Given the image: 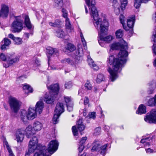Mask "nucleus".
Listing matches in <instances>:
<instances>
[{
	"instance_id": "nucleus-1",
	"label": "nucleus",
	"mask_w": 156,
	"mask_h": 156,
	"mask_svg": "<svg viewBox=\"0 0 156 156\" xmlns=\"http://www.w3.org/2000/svg\"><path fill=\"white\" fill-rule=\"evenodd\" d=\"M111 49L112 50L120 49V51L118 55V57L115 58L113 55H110L108 58V64L112 65V67H109L108 71L110 76V79L112 81H114L118 77V73L121 69L123 65L126 63L128 53L127 44L124 42L123 44L119 43H114L112 44Z\"/></svg>"
},
{
	"instance_id": "nucleus-2",
	"label": "nucleus",
	"mask_w": 156,
	"mask_h": 156,
	"mask_svg": "<svg viewBox=\"0 0 156 156\" xmlns=\"http://www.w3.org/2000/svg\"><path fill=\"white\" fill-rule=\"evenodd\" d=\"M90 9V13L93 18V22L96 29L99 31L98 32V41L100 45L102 47H104L105 42L103 39L102 34L107 31V27L108 23L107 20L103 19V20L99 16L98 11L95 6L96 1L95 0H84Z\"/></svg>"
},
{
	"instance_id": "nucleus-3",
	"label": "nucleus",
	"mask_w": 156,
	"mask_h": 156,
	"mask_svg": "<svg viewBox=\"0 0 156 156\" xmlns=\"http://www.w3.org/2000/svg\"><path fill=\"white\" fill-rule=\"evenodd\" d=\"M30 151L33 152L34 150L36 149L37 151L36 152L34 156H50L51 154L55 152L58 148V143L56 140L51 141L48 144V152L50 154L47 152V149L44 147L40 148L39 150L37 147L38 143L37 138L35 136H30Z\"/></svg>"
},
{
	"instance_id": "nucleus-4",
	"label": "nucleus",
	"mask_w": 156,
	"mask_h": 156,
	"mask_svg": "<svg viewBox=\"0 0 156 156\" xmlns=\"http://www.w3.org/2000/svg\"><path fill=\"white\" fill-rule=\"evenodd\" d=\"M23 18L24 19V27L29 29V18L28 15H24L23 17L19 16L16 17L15 20L12 24V31L14 33L20 32L23 28Z\"/></svg>"
},
{
	"instance_id": "nucleus-5",
	"label": "nucleus",
	"mask_w": 156,
	"mask_h": 156,
	"mask_svg": "<svg viewBox=\"0 0 156 156\" xmlns=\"http://www.w3.org/2000/svg\"><path fill=\"white\" fill-rule=\"evenodd\" d=\"M47 87L50 90L48 95L46 94L44 97V101L48 104L52 103L55 100L58 93L59 87L58 84L56 83L50 86L47 85Z\"/></svg>"
},
{
	"instance_id": "nucleus-6",
	"label": "nucleus",
	"mask_w": 156,
	"mask_h": 156,
	"mask_svg": "<svg viewBox=\"0 0 156 156\" xmlns=\"http://www.w3.org/2000/svg\"><path fill=\"white\" fill-rule=\"evenodd\" d=\"M0 58L2 61H6L7 64H3V66L5 68L9 66V64H12L18 61V58L17 56H14L13 55L8 54L5 55L1 53L0 55Z\"/></svg>"
},
{
	"instance_id": "nucleus-7",
	"label": "nucleus",
	"mask_w": 156,
	"mask_h": 156,
	"mask_svg": "<svg viewBox=\"0 0 156 156\" xmlns=\"http://www.w3.org/2000/svg\"><path fill=\"white\" fill-rule=\"evenodd\" d=\"M44 105L42 101H39L37 102L36 105L35 110L32 109L30 108V120H33L36 118V113L41 114L43 110Z\"/></svg>"
},
{
	"instance_id": "nucleus-8",
	"label": "nucleus",
	"mask_w": 156,
	"mask_h": 156,
	"mask_svg": "<svg viewBox=\"0 0 156 156\" xmlns=\"http://www.w3.org/2000/svg\"><path fill=\"white\" fill-rule=\"evenodd\" d=\"M9 102L10 108L14 112H17L20 109L21 102L15 98L10 97Z\"/></svg>"
},
{
	"instance_id": "nucleus-9",
	"label": "nucleus",
	"mask_w": 156,
	"mask_h": 156,
	"mask_svg": "<svg viewBox=\"0 0 156 156\" xmlns=\"http://www.w3.org/2000/svg\"><path fill=\"white\" fill-rule=\"evenodd\" d=\"M63 17L65 18V26L67 31L69 32L73 31V28L70 23L69 19L67 17V13L66 9H62V10Z\"/></svg>"
},
{
	"instance_id": "nucleus-10",
	"label": "nucleus",
	"mask_w": 156,
	"mask_h": 156,
	"mask_svg": "<svg viewBox=\"0 0 156 156\" xmlns=\"http://www.w3.org/2000/svg\"><path fill=\"white\" fill-rule=\"evenodd\" d=\"M145 121L148 123L156 124V110L152 109L144 118Z\"/></svg>"
},
{
	"instance_id": "nucleus-11",
	"label": "nucleus",
	"mask_w": 156,
	"mask_h": 156,
	"mask_svg": "<svg viewBox=\"0 0 156 156\" xmlns=\"http://www.w3.org/2000/svg\"><path fill=\"white\" fill-rule=\"evenodd\" d=\"M42 127L43 125L40 122L37 121H35L31 126L30 135L35 134L36 132L41 130Z\"/></svg>"
},
{
	"instance_id": "nucleus-12",
	"label": "nucleus",
	"mask_w": 156,
	"mask_h": 156,
	"mask_svg": "<svg viewBox=\"0 0 156 156\" xmlns=\"http://www.w3.org/2000/svg\"><path fill=\"white\" fill-rule=\"evenodd\" d=\"M20 118L21 120L25 124L28 123L29 118V108L27 110L22 109L21 111Z\"/></svg>"
},
{
	"instance_id": "nucleus-13",
	"label": "nucleus",
	"mask_w": 156,
	"mask_h": 156,
	"mask_svg": "<svg viewBox=\"0 0 156 156\" xmlns=\"http://www.w3.org/2000/svg\"><path fill=\"white\" fill-rule=\"evenodd\" d=\"M9 7L5 4H3L1 5L0 10V14L3 17H6L8 15Z\"/></svg>"
},
{
	"instance_id": "nucleus-14",
	"label": "nucleus",
	"mask_w": 156,
	"mask_h": 156,
	"mask_svg": "<svg viewBox=\"0 0 156 156\" xmlns=\"http://www.w3.org/2000/svg\"><path fill=\"white\" fill-rule=\"evenodd\" d=\"M64 106L63 104L62 103H57L55 110V113L59 114V115L64 112Z\"/></svg>"
},
{
	"instance_id": "nucleus-15",
	"label": "nucleus",
	"mask_w": 156,
	"mask_h": 156,
	"mask_svg": "<svg viewBox=\"0 0 156 156\" xmlns=\"http://www.w3.org/2000/svg\"><path fill=\"white\" fill-rule=\"evenodd\" d=\"M135 17L134 16H132V17H129L128 19L127 22V28L129 30L130 28L131 30H133V27L134 24L135 22Z\"/></svg>"
},
{
	"instance_id": "nucleus-16",
	"label": "nucleus",
	"mask_w": 156,
	"mask_h": 156,
	"mask_svg": "<svg viewBox=\"0 0 156 156\" xmlns=\"http://www.w3.org/2000/svg\"><path fill=\"white\" fill-rule=\"evenodd\" d=\"M16 139L18 142H22L24 137V135L20 130H18L16 132Z\"/></svg>"
},
{
	"instance_id": "nucleus-17",
	"label": "nucleus",
	"mask_w": 156,
	"mask_h": 156,
	"mask_svg": "<svg viewBox=\"0 0 156 156\" xmlns=\"http://www.w3.org/2000/svg\"><path fill=\"white\" fill-rule=\"evenodd\" d=\"M146 107L144 105L141 104L139 105L136 113L140 115L145 114L146 112Z\"/></svg>"
},
{
	"instance_id": "nucleus-18",
	"label": "nucleus",
	"mask_w": 156,
	"mask_h": 156,
	"mask_svg": "<svg viewBox=\"0 0 156 156\" xmlns=\"http://www.w3.org/2000/svg\"><path fill=\"white\" fill-rule=\"evenodd\" d=\"M146 104L147 105L151 107L156 105V94L154 97L149 99L147 101Z\"/></svg>"
},
{
	"instance_id": "nucleus-19",
	"label": "nucleus",
	"mask_w": 156,
	"mask_h": 156,
	"mask_svg": "<svg viewBox=\"0 0 156 156\" xmlns=\"http://www.w3.org/2000/svg\"><path fill=\"white\" fill-rule=\"evenodd\" d=\"M75 56L73 57L74 58L79 60H80V58L83 55V51L82 48H79L76 51Z\"/></svg>"
},
{
	"instance_id": "nucleus-20",
	"label": "nucleus",
	"mask_w": 156,
	"mask_h": 156,
	"mask_svg": "<svg viewBox=\"0 0 156 156\" xmlns=\"http://www.w3.org/2000/svg\"><path fill=\"white\" fill-rule=\"evenodd\" d=\"M87 61L89 65L91 67H94V69L95 70H97L98 68L97 66L96 65L92 59L90 58L89 56L87 57Z\"/></svg>"
},
{
	"instance_id": "nucleus-21",
	"label": "nucleus",
	"mask_w": 156,
	"mask_h": 156,
	"mask_svg": "<svg viewBox=\"0 0 156 156\" xmlns=\"http://www.w3.org/2000/svg\"><path fill=\"white\" fill-rule=\"evenodd\" d=\"M3 143L4 147H6L9 153V156H15L7 141H6V140H5Z\"/></svg>"
},
{
	"instance_id": "nucleus-22",
	"label": "nucleus",
	"mask_w": 156,
	"mask_h": 156,
	"mask_svg": "<svg viewBox=\"0 0 156 156\" xmlns=\"http://www.w3.org/2000/svg\"><path fill=\"white\" fill-rule=\"evenodd\" d=\"M93 147L92 150L98 151L100 147V143L99 141L95 140L92 144Z\"/></svg>"
},
{
	"instance_id": "nucleus-23",
	"label": "nucleus",
	"mask_w": 156,
	"mask_h": 156,
	"mask_svg": "<svg viewBox=\"0 0 156 156\" xmlns=\"http://www.w3.org/2000/svg\"><path fill=\"white\" fill-rule=\"evenodd\" d=\"M48 52L51 55H53L54 56H57L58 55V52L57 50L55 48H53L51 47L49 48L48 49Z\"/></svg>"
},
{
	"instance_id": "nucleus-24",
	"label": "nucleus",
	"mask_w": 156,
	"mask_h": 156,
	"mask_svg": "<svg viewBox=\"0 0 156 156\" xmlns=\"http://www.w3.org/2000/svg\"><path fill=\"white\" fill-rule=\"evenodd\" d=\"M107 31H105L104 33H103L102 34V37L103 39L104 40L105 42V43H109L112 40L113 37L111 35H109L105 37H104L103 35L104 34H106V33Z\"/></svg>"
},
{
	"instance_id": "nucleus-25",
	"label": "nucleus",
	"mask_w": 156,
	"mask_h": 156,
	"mask_svg": "<svg viewBox=\"0 0 156 156\" xmlns=\"http://www.w3.org/2000/svg\"><path fill=\"white\" fill-rule=\"evenodd\" d=\"M62 23L61 20H56L54 23L50 22L49 23V25L54 27H58L60 26Z\"/></svg>"
},
{
	"instance_id": "nucleus-26",
	"label": "nucleus",
	"mask_w": 156,
	"mask_h": 156,
	"mask_svg": "<svg viewBox=\"0 0 156 156\" xmlns=\"http://www.w3.org/2000/svg\"><path fill=\"white\" fill-rule=\"evenodd\" d=\"M61 62L73 66L75 64V62L73 60L69 58H66L61 61Z\"/></svg>"
},
{
	"instance_id": "nucleus-27",
	"label": "nucleus",
	"mask_w": 156,
	"mask_h": 156,
	"mask_svg": "<svg viewBox=\"0 0 156 156\" xmlns=\"http://www.w3.org/2000/svg\"><path fill=\"white\" fill-rule=\"evenodd\" d=\"M119 19L120 23L122 25L126 31H128L129 29L127 28V27H125L124 26V25L125 24V21L126 20V18L123 15H121L119 16Z\"/></svg>"
},
{
	"instance_id": "nucleus-28",
	"label": "nucleus",
	"mask_w": 156,
	"mask_h": 156,
	"mask_svg": "<svg viewBox=\"0 0 156 156\" xmlns=\"http://www.w3.org/2000/svg\"><path fill=\"white\" fill-rule=\"evenodd\" d=\"M120 2L121 3L120 7L122 11L124 10L126 7L127 5L128 1L127 0H120Z\"/></svg>"
},
{
	"instance_id": "nucleus-29",
	"label": "nucleus",
	"mask_w": 156,
	"mask_h": 156,
	"mask_svg": "<svg viewBox=\"0 0 156 156\" xmlns=\"http://www.w3.org/2000/svg\"><path fill=\"white\" fill-rule=\"evenodd\" d=\"M55 5L58 8L62 7L63 4V0H54Z\"/></svg>"
},
{
	"instance_id": "nucleus-30",
	"label": "nucleus",
	"mask_w": 156,
	"mask_h": 156,
	"mask_svg": "<svg viewBox=\"0 0 156 156\" xmlns=\"http://www.w3.org/2000/svg\"><path fill=\"white\" fill-rule=\"evenodd\" d=\"M105 79L104 75L102 74H99L97 76L96 79V81L97 83H100L104 81Z\"/></svg>"
},
{
	"instance_id": "nucleus-31",
	"label": "nucleus",
	"mask_w": 156,
	"mask_h": 156,
	"mask_svg": "<svg viewBox=\"0 0 156 156\" xmlns=\"http://www.w3.org/2000/svg\"><path fill=\"white\" fill-rule=\"evenodd\" d=\"M65 48L66 49L71 52L73 51L76 49V48L74 45L71 43L68 44Z\"/></svg>"
},
{
	"instance_id": "nucleus-32",
	"label": "nucleus",
	"mask_w": 156,
	"mask_h": 156,
	"mask_svg": "<svg viewBox=\"0 0 156 156\" xmlns=\"http://www.w3.org/2000/svg\"><path fill=\"white\" fill-rule=\"evenodd\" d=\"M115 34L117 38H121L123 34V31L122 29H119L116 31Z\"/></svg>"
},
{
	"instance_id": "nucleus-33",
	"label": "nucleus",
	"mask_w": 156,
	"mask_h": 156,
	"mask_svg": "<svg viewBox=\"0 0 156 156\" xmlns=\"http://www.w3.org/2000/svg\"><path fill=\"white\" fill-rule=\"evenodd\" d=\"M57 36L61 38H63L65 36L64 31L61 29H59L56 32Z\"/></svg>"
},
{
	"instance_id": "nucleus-34",
	"label": "nucleus",
	"mask_w": 156,
	"mask_h": 156,
	"mask_svg": "<svg viewBox=\"0 0 156 156\" xmlns=\"http://www.w3.org/2000/svg\"><path fill=\"white\" fill-rule=\"evenodd\" d=\"M14 44L17 45L21 44L22 43V39L19 37H16L14 38Z\"/></svg>"
},
{
	"instance_id": "nucleus-35",
	"label": "nucleus",
	"mask_w": 156,
	"mask_h": 156,
	"mask_svg": "<svg viewBox=\"0 0 156 156\" xmlns=\"http://www.w3.org/2000/svg\"><path fill=\"white\" fill-rule=\"evenodd\" d=\"M60 115L59 114H57L55 113L54 116L53 118V122L54 124H56L58 122V119Z\"/></svg>"
},
{
	"instance_id": "nucleus-36",
	"label": "nucleus",
	"mask_w": 156,
	"mask_h": 156,
	"mask_svg": "<svg viewBox=\"0 0 156 156\" xmlns=\"http://www.w3.org/2000/svg\"><path fill=\"white\" fill-rule=\"evenodd\" d=\"M134 6L136 8H138L141 5L142 0H134Z\"/></svg>"
},
{
	"instance_id": "nucleus-37",
	"label": "nucleus",
	"mask_w": 156,
	"mask_h": 156,
	"mask_svg": "<svg viewBox=\"0 0 156 156\" xmlns=\"http://www.w3.org/2000/svg\"><path fill=\"white\" fill-rule=\"evenodd\" d=\"M95 113L94 112H92L89 113L88 115L86 117V118L89 119H95Z\"/></svg>"
},
{
	"instance_id": "nucleus-38",
	"label": "nucleus",
	"mask_w": 156,
	"mask_h": 156,
	"mask_svg": "<svg viewBox=\"0 0 156 156\" xmlns=\"http://www.w3.org/2000/svg\"><path fill=\"white\" fill-rule=\"evenodd\" d=\"M84 86L85 87L87 90H91L92 89L91 85L89 81H87V82L85 84Z\"/></svg>"
},
{
	"instance_id": "nucleus-39",
	"label": "nucleus",
	"mask_w": 156,
	"mask_h": 156,
	"mask_svg": "<svg viewBox=\"0 0 156 156\" xmlns=\"http://www.w3.org/2000/svg\"><path fill=\"white\" fill-rule=\"evenodd\" d=\"M80 36L81 38V41L84 47H85L86 45V42L84 37L83 34L81 32H80Z\"/></svg>"
},
{
	"instance_id": "nucleus-40",
	"label": "nucleus",
	"mask_w": 156,
	"mask_h": 156,
	"mask_svg": "<svg viewBox=\"0 0 156 156\" xmlns=\"http://www.w3.org/2000/svg\"><path fill=\"white\" fill-rule=\"evenodd\" d=\"M65 102L66 103V105L68 104L70 105L73 104L72 102L71 99L69 97L67 96H65L64 97Z\"/></svg>"
},
{
	"instance_id": "nucleus-41",
	"label": "nucleus",
	"mask_w": 156,
	"mask_h": 156,
	"mask_svg": "<svg viewBox=\"0 0 156 156\" xmlns=\"http://www.w3.org/2000/svg\"><path fill=\"white\" fill-rule=\"evenodd\" d=\"M29 86L28 84L25 83L23 85V89L25 91V93L26 92V91H27V95H28V93L29 92Z\"/></svg>"
},
{
	"instance_id": "nucleus-42",
	"label": "nucleus",
	"mask_w": 156,
	"mask_h": 156,
	"mask_svg": "<svg viewBox=\"0 0 156 156\" xmlns=\"http://www.w3.org/2000/svg\"><path fill=\"white\" fill-rule=\"evenodd\" d=\"M101 131V128L100 127H97L95 129L94 134L95 136L98 135L100 134Z\"/></svg>"
},
{
	"instance_id": "nucleus-43",
	"label": "nucleus",
	"mask_w": 156,
	"mask_h": 156,
	"mask_svg": "<svg viewBox=\"0 0 156 156\" xmlns=\"http://www.w3.org/2000/svg\"><path fill=\"white\" fill-rule=\"evenodd\" d=\"M72 86V83L71 81L66 82L65 84V87L66 89H69Z\"/></svg>"
},
{
	"instance_id": "nucleus-44",
	"label": "nucleus",
	"mask_w": 156,
	"mask_h": 156,
	"mask_svg": "<svg viewBox=\"0 0 156 156\" xmlns=\"http://www.w3.org/2000/svg\"><path fill=\"white\" fill-rule=\"evenodd\" d=\"M4 44L5 45L8 46L11 43V41L8 39L5 38L3 40Z\"/></svg>"
},
{
	"instance_id": "nucleus-45",
	"label": "nucleus",
	"mask_w": 156,
	"mask_h": 156,
	"mask_svg": "<svg viewBox=\"0 0 156 156\" xmlns=\"http://www.w3.org/2000/svg\"><path fill=\"white\" fill-rule=\"evenodd\" d=\"M87 138L86 136L82 137L81 139L80 142H79V144L81 145H84V144L85 143V141L87 140Z\"/></svg>"
},
{
	"instance_id": "nucleus-46",
	"label": "nucleus",
	"mask_w": 156,
	"mask_h": 156,
	"mask_svg": "<svg viewBox=\"0 0 156 156\" xmlns=\"http://www.w3.org/2000/svg\"><path fill=\"white\" fill-rule=\"evenodd\" d=\"M49 69H51L52 70H55L58 69H61V68L58 67V66H56L54 65L49 66L48 67Z\"/></svg>"
},
{
	"instance_id": "nucleus-47",
	"label": "nucleus",
	"mask_w": 156,
	"mask_h": 156,
	"mask_svg": "<svg viewBox=\"0 0 156 156\" xmlns=\"http://www.w3.org/2000/svg\"><path fill=\"white\" fill-rule=\"evenodd\" d=\"M72 130L73 134L74 136H76L77 134V130L75 126H73Z\"/></svg>"
},
{
	"instance_id": "nucleus-48",
	"label": "nucleus",
	"mask_w": 156,
	"mask_h": 156,
	"mask_svg": "<svg viewBox=\"0 0 156 156\" xmlns=\"http://www.w3.org/2000/svg\"><path fill=\"white\" fill-rule=\"evenodd\" d=\"M67 110L69 112H71L73 110V104L70 105H66Z\"/></svg>"
},
{
	"instance_id": "nucleus-49",
	"label": "nucleus",
	"mask_w": 156,
	"mask_h": 156,
	"mask_svg": "<svg viewBox=\"0 0 156 156\" xmlns=\"http://www.w3.org/2000/svg\"><path fill=\"white\" fill-rule=\"evenodd\" d=\"M77 128L80 131H81L84 129L85 127V126L83 124H80L79 125H77Z\"/></svg>"
},
{
	"instance_id": "nucleus-50",
	"label": "nucleus",
	"mask_w": 156,
	"mask_h": 156,
	"mask_svg": "<svg viewBox=\"0 0 156 156\" xmlns=\"http://www.w3.org/2000/svg\"><path fill=\"white\" fill-rule=\"evenodd\" d=\"M79 146L78 148V150L79 153V155H80V153L83 151L84 148V145H81L80 144H79Z\"/></svg>"
},
{
	"instance_id": "nucleus-51",
	"label": "nucleus",
	"mask_w": 156,
	"mask_h": 156,
	"mask_svg": "<svg viewBox=\"0 0 156 156\" xmlns=\"http://www.w3.org/2000/svg\"><path fill=\"white\" fill-rule=\"evenodd\" d=\"M145 151L146 153L147 154H150L155 152V151H154V150L151 149V148H148L147 149L146 148L145 149Z\"/></svg>"
},
{
	"instance_id": "nucleus-52",
	"label": "nucleus",
	"mask_w": 156,
	"mask_h": 156,
	"mask_svg": "<svg viewBox=\"0 0 156 156\" xmlns=\"http://www.w3.org/2000/svg\"><path fill=\"white\" fill-rule=\"evenodd\" d=\"M114 11L117 15H119L120 12V10L119 7L117 8H115L114 9Z\"/></svg>"
},
{
	"instance_id": "nucleus-53",
	"label": "nucleus",
	"mask_w": 156,
	"mask_h": 156,
	"mask_svg": "<svg viewBox=\"0 0 156 156\" xmlns=\"http://www.w3.org/2000/svg\"><path fill=\"white\" fill-rule=\"evenodd\" d=\"M30 34L33 35V29L34 26L32 25L30 23Z\"/></svg>"
},
{
	"instance_id": "nucleus-54",
	"label": "nucleus",
	"mask_w": 156,
	"mask_h": 156,
	"mask_svg": "<svg viewBox=\"0 0 156 156\" xmlns=\"http://www.w3.org/2000/svg\"><path fill=\"white\" fill-rule=\"evenodd\" d=\"M153 41L155 43H156V30L154 32L152 36Z\"/></svg>"
},
{
	"instance_id": "nucleus-55",
	"label": "nucleus",
	"mask_w": 156,
	"mask_h": 156,
	"mask_svg": "<svg viewBox=\"0 0 156 156\" xmlns=\"http://www.w3.org/2000/svg\"><path fill=\"white\" fill-rule=\"evenodd\" d=\"M149 139V137H147L145 139L143 138L141 140L140 142L141 143L144 144L146 142V141H148V139Z\"/></svg>"
},
{
	"instance_id": "nucleus-56",
	"label": "nucleus",
	"mask_w": 156,
	"mask_h": 156,
	"mask_svg": "<svg viewBox=\"0 0 156 156\" xmlns=\"http://www.w3.org/2000/svg\"><path fill=\"white\" fill-rule=\"evenodd\" d=\"M152 49L153 53L156 55V44H153Z\"/></svg>"
},
{
	"instance_id": "nucleus-57",
	"label": "nucleus",
	"mask_w": 156,
	"mask_h": 156,
	"mask_svg": "<svg viewBox=\"0 0 156 156\" xmlns=\"http://www.w3.org/2000/svg\"><path fill=\"white\" fill-rule=\"evenodd\" d=\"M151 138H149V139H148V141H146V142L144 144V145L145 146H150V142H149L150 140H151Z\"/></svg>"
},
{
	"instance_id": "nucleus-58",
	"label": "nucleus",
	"mask_w": 156,
	"mask_h": 156,
	"mask_svg": "<svg viewBox=\"0 0 156 156\" xmlns=\"http://www.w3.org/2000/svg\"><path fill=\"white\" fill-rule=\"evenodd\" d=\"M89 101L88 98L87 97H85L84 102V104L85 105H87Z\"/></svg>"
},
{
	"instance_id": "nucleus-59",
	"label": "nucleus",
	"mask_w": 156,
	"mask_h": 156,
	"mask_svg": "<svg viewBox=\"0 0 156 156\" xmlns=\"http://www.w3.org/2000/svg\"><path fill=\"white\" fill-rule=\"evenodd\" d=\"M77 125H83V122H82V119L81 118L79 119L78 121L77 122Z\"/></svg>"
},
{
	"instance_id": "nucleus-60",
	"label": "nucleus",
	"mask_w": 156,
	"mask_h": 156,
	"mask_svg": "<svg viewBox=\"0 0 156 156\" xmlns=\"http://www.w3.org/2000/svg\"><path fill=\"white\" fill-rule=\"evenodd\" d=\"M154 81H152L151 82H150L148 84L149 86L151 87H154Z\"/></svg>"
},
{
	"instance_id": "nucleus-61",
	"label": "nucleus",
	"mask_w": 156,
	"mask_h": 156,
	"mask_svg": "<svg viewBox=\"0 0 156 156\" xmlns=\"http://www.w3.org/2000/svg\"><path fill=\"white\" fill-rule=\"evenodd\" d=\"M8 37L9 38L12 39L14 41V39L16 37H14V35L12 34H9L8 35Z\"/></svg>"
},
{
	"instance_id": "nucleus-62",
	"label": "nucleus",
	"mask_w": 156,
	"mask_h": 156,
	"mask_svg": "<svg viewBox=\"0 0 156 156\" xmlns=\"http://www.w3.org/2000/svg\"><path fill=\"white\" fill-rule=\"evenodd\" d=\"M35 64L36 66H38L40 65V63L39 61L37 59L36 60L35 62Z\"/></svg>"
},
{
	"instance_id": "nucleus-63",
	"label": "nucleus",
	"mask_w": 156,
	"mask_h": 156,
	"mask_svg": "<svg viewBox=\"0 0 156 156\" xmlns=\"http://www.w3.org/2000/svg\"><path fill=\"white\" fill-rule=\"evenodd\" d=\"M104 130L108 132L109 129V127L108 126H105L104 127Z\"/></svg>"
},
{
	"instance_id": "nucleus-64",
	"label": "nucleus",
	"mask_w": 156,
	"mask_h": 156,
	"mask_svg": "<svg viewBox=\"0 0 156 156\" xmlns=\"http://www.w3.org/2000/svg\"><path fill=\"white\" fill-rule=\"evenodd\" d=\"M154 90L153 89H149L147 91V93L148 94H151L153 92Z\"/></svg>"
}]
</instances>
